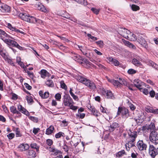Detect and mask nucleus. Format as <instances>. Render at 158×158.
Wrapping results in <instances>:
<instances>
[{
	"label": "nucleus",
	"mask_w": 158,
	"mask_h": 158,
	"mask_svg": "<svg viewBox=\"0 0 158 158\" xmlns=\"http://www.w3.org/2000/svg\"><path fill=\"white\" fill-rule=\"evenodd\" d=\"M76 116L77 117H79V118L82 119L85 117V114L84 113H79L76 114Z\"/></svg>",
	"instance_id": "obj_49"
},
{
	"label": "nucleus",
	"mask_w": 158,
	"mask_h": 158,
	"mask_svg": "<svg viewBox=\"0 0 158 158\" xmlns=\"http://www.w3.org/2000/svg\"><path fill=\"white\" fill-rule=\"evenodd\" d=\"M108 60L110 62L113 63L115 66H118L120 65L119 62L117 60L112 57H109L107 58Z\"/></svg>",
	"instance_id": "obj_21"
},
{
	"label": "nucleus",
	"mask_w": 158,
	"mask_h": 158,
	"mask_svg": "<svg viewBox=\"0 0 158 158\" xmlns=\"http://www.w3.org/2000/svg\"><path fill=\"white\" fill-rule=\"evenodd\" d=\"M96 44L99 45L100 47H102L103 46V41L101 40L98 41L96 42Z\"/></svg>",
	"instance_id": "obj_55"
},
{
	"label": "nucleus",
	"mask_w": 158,
	"mask_h": 158,
	"mask_svg": "<svg viewBox=\"0 0 158 158\" xmlns=\"http://www.w3.org/2000/svg\"><path fill=\"white\" fill-rule=\"evenodd\" d=\"M73 103V100L69 95H66L64 96L63 103L65 106H70Z\"/></svg>",
	"instance_id": "obj_8"
},
{
	"label": "nucleus",
	"mask_w": 158,
	"mask_h": 158,
	"mask_svg": "<svg viewBox=\"0 0 158 158\" xmlns=\"http://www.w3.org/2000/svg\"><path fill=\"white\" fill-rule=\"evenodd\" d=\"M87 36L89 37L92 39L93 40L95 41L98 40V38L97 37L92 36L89 34H88Z\"/></svg>",
	"instance_id": "obj_56"
},
{
	"label": "nucleus",
	"mask_w": 158,
	"mask_h": 158,
	"mask_svg": "<svg viewBox=\"0 0 158 158\" xmlns=\"http://www.w3.org/2000/svg\"><path fill=\"white\" fill-rule=\"evenodd\" d=\"M129 137L128 138L129 139L128 143L125 144V147L127 150L129 151L130 148L135 146L134 142L135 140V138L137 136L136 132L135 131L131 132V133H129Z\"/></svg>",
	"instance_id": "obj_1"
},
{
	"label": "nucleus",
	"mask_w": 158,
	"mask_h": 158,
	"mask_svg": "<svg viewBox=\"0 0 158 158\" xmlns=\"http://www.w3.org/2000/svg\"><path fill=\"white\" fill-rule=\"evenodd\" d=\"M30 147L32 148L35 149L37 153L39 152V148L40 147L36 143H32L30 144Z\"/></svg>",
	"instance_id": "obj_31"
},
{
	"label": "nucleus",
	"mask_w": 158,
	"mask_h": 158,
	"mask_svg": "<svg viewBox=\"0 0 158 158\" xmlns=\"http://www.w3.org/2000/svg\"><path fill=\"white\" fill-rule=\"evenodd\" d=\"M27 155L31 158H35L36 156L35 152L32 150H29L27 152Z\"/></svg>",
	"instance_id": "obj_22"
},
{
	"label": "nucleus",
	"mask_w": 158,
	"mask_h": 158,
	"mask_svg": "<svg viewBox=\"0 0 158 158\" xmlns=\"http://www.w3.org/2000/svg\"><path fill=\"white\" fill-rule=\"evenodd\" d=\"M82 61L80 62L81 64L83 63V62H84L86 64H88L89 65H91L92 63L90 62L87 59H84L83 58V60H82Z\"/></svg>",
	"instance_id": "obj_47"
},
{
	"label": "nucleus",
	"mask_w": 158,
	"mask_h": 158,
	"mask_svg": "<svg viewBox=\"0 0 158 158\" xmlns=\"http://www.w3.org/2000/svg\"><path fill=\"white\" fill-rule=\"evenodd\" d=\"M149 94L151 97L152 98H153L154 97L155 93L154 90H151L149 92Z\"/></svg>",
	"instance_id": "obj_64"
},
{
	"label": "nucleus",
	"mask_w": 158,
	"mask_h": 158,
	"mask_svg": "<svg viewBox=\"0 0 158 158\" xmlns=\"http://www.w3.org/2000/svg\"><path fill=\"white\" fill-rule=\"evenodd\" d=\"M61 87L62 88L66 90L67 89V86L64 83L63 81H60V82Z\"/></svg>",
	"instance_id": "obj_46"
},
{
	"label": "nucleus",
	"mask_w": 158,
	"mask_h": 158,
	"mask_svg": "<svg viewBox=\"0 0 158 158\" xmlns=\"http://www.w3.org/2000/svg\"><path fill=\"white\" fill-rule=\"evenodd\" d=\"M70 54L71 58L76 61L80 62V60H83V58L74 52H71Z\"/></svg>",
	"instance_id": "obj_11"
},
{
	"label": "nucleus",
	"mask_w": 158,
	"mask_h": 158,
	"mask_svg": "<svg viewBox=\"0 0 158 158\" xmlns=\"http://www.w3.org/2000/svg\"><path fill=\"white\" fill-rule=\"evenodd\" d=\"M112 84L115 86H116L117 87H119L121 85V82H119L118 81H116L115 80H114L113 81V82Z\"/></svg>",
	"instance_id": "obj_38"
},
{
	"label": "nucleus",
	"mask_w": 158,
	"mask_h": 158,
	"mask_svg": "<svg viewBox=\"0 0 158 158\" xmlns=\"http://www.w3.org/2000/svg\"><path fill=\"white\" fill-rule=\"evenodd\" d=\"M1 38L3 41L7 45H12L14 47H16L20 50L22 49V47L19 45L15 41L10 40L9 39H6L4 37L1 36Z\"/></svg>",
	"instance_id": "obj_4"
},
{
	"label": "nucleus",
	"mask_w": 158,
	"mask_h": 158,
	"mask_svg": "<svg viewBox=\"0 0 158 158\" xmlns=\"http://www.w3.org/2000/svg\"><path fill=\"white\" fill-rule=\"evenodd\" d=\"M93 109L94 110H92V111L91 112V113H92L96 117L98 116V112L97 110L95 108H94Z\"/></svg>",
	"instance_id": "obj_48"
},
{
	"label": "nucleus",
	"mask_w": 158,
	"mask_h": 158,
	"mask_svg": "<svg viewBox=\"0 0 158 158\" xmlns=\"http://www.w3.org/2000/svg\"><path fill=\"white\" fill-rule=\"evenodd\" d=\"M155 128V127L154 123H151L148 126V129L154 130Z\"/></svg>",
	"instance_id": "obj_43"
},
{
	"label": "nucleus",
	"mask_w": 158,
	"mask_h": 158,
	"mask_svg": "<svg viewBox=\"0 0 158 158\" xmlns=\"http://www.w3.org/2000/svg\"><path fill=\"white\" fill-rule=\"evenodd\" d=\"M127 40L130 41H135L137 40V37L135 35L131 33L129 37H127Z\"/></svg>",
	"instance_id": "obj_28"
},
{
	"label": "nucleus",
	"mask_w": 158,
	"mask_h": 158,
	"mask_svg": "<svg viewBox=\"0 0 158 158\" xmlns=\"http://www.w3.org/2000/svg\"><path fill=\"white\" fill-rule=\"evenodd\" d=\"M139 90L141 92H142L145 95H147L149 93V91L148 89L146 88H141L139 89Z\"/></svg>",
	"instance_id": "obj_40"
},
{
	"label": "nucleus",
	"mask_w": 158,
	"mask_h": 158,
	"mask_svg": "<svg viewBox=\"0 0 158 158\" xmlns=\"http://www.w3.org/2000/svg\"><path fill=\"white\" fill-rule=\"evenodd\" d=\"M64 134L62 132H59V133L56 134L55 135V137L56 138H59L61 136H64Z\"/></svg>",
	"instance_id": "obj_42"
},
{
	"label": "nucleus",
	"mask_w": 158,
	"mask_h": 158,
	"mask_svg": "<svg viewBox=\"0 0 158 158\" xmlns=\"http://www.w3.org/2000/svg\"><path fill=\"white\" fill-rule=\"evenodd\" d=\"M7 136L9 139H11L14 138L15 136V134L14 133H9L8 135H7Z\"/></svg>",
	"instance_id": "obj_54"
},
{
	"label": "nucleus",
	"mask_w": 158,
	"mask_h": 158,
	"mask_svg": "<svg viewBox=\"0 0 158 158\" xmlns=\"http://www.w3.org/2000/svg\"><path fill=\"white\" fill-rule=\"evenodd\" d=\"M55 97L57 100H60L61 98V95L59 93H57L55 95Z\"/></svg>",
	"instance_id": "obj_60"
},
{
	"label": "nucleus",
	"mask_w": 158,
	"mask_h": 158,
	"mask_svg": "<svg viewBox=\"0 0 158 158\" xmlns=\"http://www.w3.org/2000/svg\"><path fill=\"white\" fill-rule=\"evenodd\" d=\"M10 111L13 114H16L20 116H21V113L17 110L16 108L14 106L10 107Z\"/></svg>",
	"instance_id": "obj_25"
},
{
	"label": "nucleus",
	"mask_w": 158,
	"mask_h": 158,
	"mask_svg": "<svg viewBox=\"0 0 158 158\" xmlns=\"http://www.w3.org/2000/svg\"><path fill=\"white\" fill-rule=\"evenodd\" d=\"M119 127V124L116 122H114L110 124L108 127V130L110 132L114 131L115 129H117Z\"/></svg>",
	"instance_id": "obj_15"
},
{
	"label": "nucleus",
	"mask_w": 158,
	"mask_h": 158,
	"mask_svg": "<svg viewBox=\"0 0 158 158\" xmlns=\"http://www.w3.org/2000/svg\"><path fill=\"white\" fill-rule=\"evenodd\" d=\"M74 1L79 4L84 6H86L87 4V1L86 0H74Z\"/></svg>",
	"instance_id": "obj_34"
},
{
	"label": "nucleus",
	"mask_w": 158,
	"mask_h": 158,
	"mask_svg": "<svg viewBox=\"0 0 158 158\" xmlns=\"http://www.w3.org/2000/svg\"><path fill=\"white\" fill-rule=\"evenodd\" d=\"M46 143L49 146H51L52 145L53 142L52 139H48L46 140Z\"/></svg>",
	"instance_id": "obj_52"
},
{
	"label": "nucleus",
	"mask_w": 158,
	"mask_h": 158,
	"mask_svg": "<svg viewBox=\"0 0 158 158\" xmlns=\"http://www.w3.org/2000/svg\"><path fill=\"white\" fill-rule=\"evenodd\" d=\"M40 72L41 76L43 78H45L46 77H49L50 76V74L46 70L42 69L40 71Z\"/></svg>",
	"instance_id": "obj_19"
},
{
	"label": "nucleus",
	"mask_w": 158,
	"mask_h": 158,
	"mask_svg": "<svg viewBox=\"0 0 158 158\" xmlns=\"http://www.w3.org/2000/svg\"><path fill=\"white\" fill-rule=\"evenodd\" d=\"M138 42L143 47L146 48L148 47L147 42L143 37L139 36Z\"/></svg>",
	"instance_id": "obj_16"
},
{
	"label": "nucleus",
	"mask_w": 158,
	"mask_h": 158,
	"mask_svg": "<svg viewBox=\"0 0 158 158\" xmlns=\"http://www.w3.org/2000/svg\"><path fill=\"white\" fill-rule=\"evenodd\" d=\"M137 146L140 151L145 150L147 148L146 144L144 143L142 140H139L138 141Z\"/></svg>",
	"instance_id": "obj_10"
},
{
	"label": "nucleus",
	"mask_w": 158,
	"mask_h": 158,
	"mask_svg": "<svg viewBox=\"0 0 158 158\" xmlns=\"http://www.w3.org/2000/svg\"><path fill=\"white\" fill-rule=\"evenodd\" d=\"M20 151L23 152L28 150L29 148V146L27 143H22L19 145L18 147Z\"/></svg>",
	"instance_id": "obj_17"
},
{
	"label": "nucleus",
	"mask_w": 158,
	"mask_h": 158,
	"mask_svg": "<svg viewBox=\"0 0 158 158\" xmlns=\"http://www.w3.org/2000/svg\"><path fill=\"white\" fill-rule=\"evenodd\" d=\"M123 41L125 45L128 47L133 49H135L136 48L135 46L129 41L123 39Z\"/></svg>",
	"instance_id": "obj_23"
},
{
	"label": "nucleus",
	"mask_w": 158,
	"mask_h": 158,
	"mask_svg": "<svg viewBox=\"0 0 158 158\" xmlns=\"http://www.w3.org/2000/svg\"><path fill=\"white\" fill-rule=\"evenodd\" d=\"M27 73L28 75L31 78H33V77H34V75L33 73L31 72H30L28 71H27Z\"/></svg>",
	"instance_id": "obj_58"
},
{
	"label": "nucleus",
	"mask_w": 158,
	"mask_h": 158,
	"mask_svg": "<svg viewBox=\"0 0 158 158\" xmlns=\"http://www.w3.org/2000/svg\"><path fill=\"white\" fill-rule=\"evenodd\" d=\"M54 130V127L51 125L46 129V134L48 135H50L53 132V131Z\"/></svg>",
	"instance_id": "obj_30"
},
{
	"label": "nucleus",
	"mask_w": 158,
	"mask_h": 158,
	"mask_svg": "<svg viewBox=\"0 0 158 158\" xmlns=\"http://www.w3.org/2000/svg\"><path fill=\"white\" fill-rule=\"evenodd\" d=\"M91 10L95 14H98L99 12V10L93 7L91 9Z\"/></svg>",
	"instance_id": "obj_53"
},
{
	"label": "nucleus",
	"mask_w": 158,
	"mask_h": 158,
	"mask_svg": "<svg viewBox=\"0 0 158 158\" xmlns=\"http://www.w3.org/2000/svg\"><path fill=\"white\" fill-rule=\"evenodd\" d=\"M34 19L32 18V22H31V23H34L36 24L37 25H38L40 24H41L43 23V21L42 20L36 19L35 17H34Z\"/></svg>",
	"instance_id": "obj_29"
},
{
	"label": "nucleus",
	"mask_w": 158,
	"mask_h": 158,
	"mask_svg": "<svg viewBox=\"0 0 158 158\" xmlns=\"http://www.w3.org/2000/svg\"><path fill=\"white\" fill-rule=\"evenodd\" d=\"M148 63L149 65L151 66L155 69L158 70V65L154 62L151 60H149Z\"/></svg>",
	"instance_id": "obj_27"
},
{
	"label": "nucleus",
	"mask_w": 158,
	"mask_h": 158,
	"mask_svg": "<svg viewBox=\"0 0 158 158\" xmlns=\"http://www.w3.org/2000/svg\"><path fill=\"white\" fill-rule=\"evenodd\" d=\"M132 10L134 11H136L139 10V7L137 5L132 4L131 6Z\"/></svg>",
	"instance_id": "obj_37"
},
{
	"label": "nucleus",
	"mask_w": 158,
	"mask_h": 158,
	"mask_svg": "<svg viewBox=\"0 0 158 158\" xmlns=\"http://www.w3.org/2000/svg\"><path fill=\"white\" fill-rule=\"evenodd\" d=\"M102 94L104 96L106 97L107 98L114 99L115 98L114 97L110 90H103L102 92Z\"/></svg>",
	"instance_id": "obj_9"
},
{
	"label": "nucleus",
	"mask_w": 158,
	"mask_h": 158,
	"mask_svg": "<svg viewBox=\"0 0 158 158\" xmlns=\"http://www.w3.org/2000/svg\"><path fill=\"white\" fill-rule=\"evenodd\" d=\"M77 80L78 81L85 85L91 89L95 90L96 88L94 83L89 79L79 76L77 77Z\"/></svg>",
	"instance_id": "obj_2"
},
{
	"label": "nucleus",
	"mask_w": 158,
	"mask_h": 158,
	"mask_svg": "<svg viewBox=\"0 0 158 158\" xmlns=\"http://www.w3.org/2000/svg\"><path fill=\"white\" fill-rule=\"evenodd\" d=\"M150 140L155 145L158 144V134L155 131H152L150 134Z\"/></svg>",
	"instance_id": "obj_5"
},
{
	"label": "nucleus",
	"mask_w": 158,
	"mask_h": 158,
	"mask_svg": "<svg viewBox=\"0 0 158 158\" xmlns=\"http://www.w3.org/2000/svg\"><path fill=\"white\" fill-rule=\"evenodd\" d=\"M24 85L25 86V87L28 90H30L31 89V87L30 85L28 83H25L24 84Z\"/></svg>",
	"instance_id": "obj_63"
},
{
	"label": "nucleus",
	"mask_w": 158,
	"mask_h": 158,
	"mask_svg": "<svg viewBox=\"0 0 158 158\" xmlns=\"http://www.w3.org/2000/svg\"><path fill=\"white\" fill-rule=\"evenodd\" d=\"M8 27L10 30L13 31H14L17 33H21V34H24V32L22 31H20V30L18 29L15 27H13L12 26V25L10 23H8L7 25Z\"/></svg>",
	"instance_id": "obj_20"
},
{
	"label": "nucleus",
	"mask_w": 158,
	"mask_h": 158,
	"mask_svg": "<svg viewBox=\"0 0 158 158\" xmlns=\"http://www.w3.org/2000/svg\"><path fill=\"white\" fill-rule=\"evenodd\" d=\"M137 72V71L133 69H131L127 71L128 73L130 74H133Z\"/></svg>",
	"instance_id": "obj_45"
},
{
	"label": "nucleus",
	"mask_w": 158,
	"mask_h": 158,
	"mask_svg": "<svg viewBox=\"0 0 158 158\" xmlns=\"http://www.w3.org/2000/svg\"><path fill=\"white\" fill-rule=\"evenodd\" d=\"M4 60H5V61H7L8 62V63L9 64H10L11 65L13 66H14V65H15L13 63V62L12 59L9 58H8V56H7L6 57V58Z\"/></svg>",
	"instance_id": "obj_39"
},
{
	"label": "nucleus",
	"mask_w": 158,
	"mask_h": 158,
	"mask_svg": "<svg viewBox=\"0 0 158 158\" xmlns=\"http://www.w3.org/2000/svg\"><path fill=\"white\" fill-rule=\"evenodd\" d=\"M154 109L151 107L147 106L145 108V110L148 113H153Z\"/></svg>",
	"instance_id": "obj_41"
},
{
	"label": "nucleus",
	"mask_w": 158,
	"mask_h": 158,
	"mask_svg": "<svg viewBox=\"0 0 158 158\" xmlns=\"http://www.w3.org/2000/svg\"><path fill=\"white\" fill-rule=\"evenodd\" d=\"M78 48L81 52L83 54L85 55L86 56H88L87 55V52L88 51H89L88 48L85 45L81 46L79 45H77Z\"/></svg>",
	"instance_id": "obj_12"
},
{
	"label": "nucleus",
	"mask_w": 158,
	"mask_h": 158,
	"mask_svg": "<svg viewBox=\"0 0 158 158\" xmlns=\"http://www.w3.org/2000/svg\"><path fill=\"white\" fill-rule=\"evenodd\" d=\"M26 99L28 102L31 103L33 102V99L30 97L29 96L26 97Z\"/></svg>",
	"instance_id": "obj_62"
},
{
	"label": "nucleus",
	"mask_w": 158,
	"mask_h": 158,
	"mask_svg": "<svg viewBox=\"0 0 158 158\" xmlns=\"http://www.w3.org/2000/svg\"><path fill=\"white\" fill-rule=\"evenodd\" d=\"M140 60L133 58L132 61V63L135 66H140V67H143V65L140 62Z\"/></svg>",
	"instance_id": "obj_26"
},
{
	"label": "nucleus",
	"mask_w": 158,
	"mask_h": 158,
	"mask_svg": "<svg viewBox=\"0 0 158 158\" xmlns=\"http://www.w3.org/2000/svg\"><path fill=\"white\" fill-rule=\"evenodd\" d=\"M134 86L139 89L141 88L142 82L138 79H135L134 80Z\"/></svg>",
	"instance_id": "obj_18"
},
{
	"label": "nucleus",
	"mask_w": 158,
	"mask_h": 158,
	"mask_svg": "<svg viewBox=\"0 0 158 158\" xmlns=\"http://www.w3.org/2000/svg\"><path fill=\"white\" fill-rule=\"evenodd\" d=\"M0 34L2 35L7 38H9L10 37V36L6 34L5 31L1 29H0Z\"/></svg>",
	"instance_id": "obj_44"
},
{
	"label": "nucleus",
	"mask_w": 158,
	"mask_h": 158,
	"mask_svg": "<svg viewBox=\"0 0 158 158\" xmlns=\"http://www.w3.org/2000/svg\"><path fill=\"white\" fill-rule=\"evenodd\" d=\"M121 114L123 118L126 119L129 116V110L125 107L119 106L118 107L117 116H118Z\"/></svg>",
	"instance_id": "obj_3"
},
{
	"label": "nucleus",
	"mask_w": 158,
	"mask_h": 158,
	"mask_svg": "<svg viewBox=\"0 0 158 158\" xmlns=\"http://www.w3.org/2000/svg\"><path fill=\"white\" fill-rule=\"evenodd\" d=\"M62 16L64 18L70 19L71 15L68 13H66L65 15H63Z\"/></svg>",
	"instance_id": "obj_57"
},
{
	"label": "nucleus",
	"mask_w": 158,
	"mask_h": 158,
	"mask_svg": "<svg viewBox=\"0 0 158 158\" xmlns=\"http://www.w3.org/2000/svg\"><path fill=\"white\" fill-rule=\"evenodd\" d=\"M46 84L48 87H54V84L52 80H48L46 82Z\"/></svg>",
	"instance_id": "obj_33"
},
{
	"label": "nucleus",
	"mask_w": 158,
	"mask_h": 158,
	"mask_svg": "<svg viewBox=\"0 0 158 158\" xmlns=\"http://www.w3.org/2000/svg\"><path fill=\"white\" fill-rule=\"evenodd\" d=\"M0 10L4 13L8 12L10 11V8L6 5L0 3Z\"/></svg>",
	"instance_id": "obj_13"
},
{
	"label": "nucleus",
	"mask_w": 158,
	"mask_h": 158,
	"mask_svg": "<svg viewBox=\"0 0 158 158\" xmlns=\"http://www.w3.org/2000/svg\"><path fill=\"white\" fill-rule=\"evenodd\" d=\"M121 85H123L126 86L127 87L128 86H129V85L130 84L128 83V82H127L125 80L123 79L122 81L121 82Z\"/></svg>",
	"instance_id": "obj_51"
},
{
	"label": "nucleus",
	"mask_w": 158,
	"mask_h": 158,
	"mask_svg": "<svg viewBox=\"0 0 158 158\" xmlns=\"http://www.w3.org/2000/svg\"><path fill=\"white\" fill-rule=\"evenodd\" d=\"M124 155H126V154L125 151L123 150L118 152L117 153L116 156L117 157H120Z\"/></svg>",
	"instance_id": "obj_32"
},
{
	"label": "nucleus",
	"mask_w": 158,
	"mask_h": 158,
	"mask_svg": "<svg viewBox=\"0 0 158 158\" xmlns=\"http://www.w3.org/2000/svg\"><path fill=\"white\" fill-rule=\"evenodd\" d=\"M63 148L64 151L66 152H68L69 151V147L66 144H64L63 146Z\"/></svg>",
	"instance_id": "obj_61"
},
{
	"label": "nucleus",
	"mask_w": 158,
	"mask_h": 158,
	"mask_svg": "<svg viewBox=\"0 0 158 158\" xmlns=\"http://www.w3.org/2000/svg\"><path fill=\"white\" fill-rule=\"evenodd\" d=\"M149 155L152 158H154L158 154L157 148H155L153 145L150 144L148 148Z\"/></svg>",
	"instance_id": "obj_7"
},
{
	"label": "nucleus",
	"mask_w": 158,
	"mask_h": 158,
	"mask_svg": "<svg viewBox=\"0 0 158 158\" xmlns=\"http://www.w3.org/2000/svg\"><path fill=\"white\" fill-rule=\"evenodd\" d=\"M127 30L125 28H120L118 31V33L121 35L124 36H126V33L127 32Z\"/></svg>",
	"instance_id": "obj_24"
},
{
	"label": "nucleus",
	"mask_w": 158,
	"mask_h": 158,
	"mask_svg": "<svg viewBox=\"0 0 158 158\" xmlns=\"http://www.w3.org/2000/svg\"><path fill=\"white\" fill-rule=\"evenodd\" d=\"M29 119L34 122L37 123L38 122V118L32 116H30L29 117Z\"/></svg>",
	"instance_id": "obj_50"
},
{
	"label": "nucleus",
	"mask_w": 158,
	"mask_h": 158,
	"mask_svg": "<svg viewBox=\"0 0 158 158\" xmlns=\"http://www.w3.org/2000/svg\"><path fill=\"white\" fill-rule=\"evenodd\" d=\"M19 16L23 20L30 23L32 22V18L34 19L33 16H30L26 13H21L19 14Z\"/></svg>",
	"instance_id": "obj_6"
},
{
	"label": "nucleus",
	"mask_w": 158,
	"mask_h": 158,
	"mask_svg": "<svg viewBox=\"0 0 158 158\" xmlns=\"http://www.w3.org/2000/svg\"><path fill=\"white\" fill-rule=\"evenodd\" d=\"M50 150V151L51 152H54V154L56 155L57 154L61 152V151L53 148H51L49 147Z\"/></svg>",
	"instance_id": "obj_35"
},
{
	"label": "nucleus",
	"mask_w": 158,
	"mask_h": 158,
	"mask_svg": "<svg viewBox=\"0 0 158 158\" xmlns=\"http://www.w3.org/2000/svg\"><path fill=\"white\" fill-rule=\"evenodd\" d=\"M18 109L19 111L22 113L27 116H28L29 115V113L26 109L24 108L21 105H18L17 106Z\"/></svg>",
	"instance_id": "obj_14"
},
{
	"label": "nucleus",
	"mask_w": 158,
	"mask_h": 158,
	"mask_svg": "<svg viewBox=\"0 0 158 158\" xmlns=\"http://www.w3.org/2000/svg\"><path fill=\"white\" fill-rule=\"evenodd\" d=\"M5 51L4 49L2 50L1 51H0V55L4 59L6 58V57L8 56V55L6 54Z\"/></svg>",
	"instance_id": "obj_36"
},
{
	"label": "nucleus",
	"mask_w": 158,
	"mask_h": 158,
	"mask_svg": "<svg viewBox=\"0 0 158 158\" xmlns=\"http://www.w3.org/2000/svg\"><path fill=\"white\" fill-rule=\"evenodd\" d=\"M42 98H48L49 96V93L48 92H46L44 94Z\"/></svg>",
	"instance_id": "obj_59"
}]
</instances>
